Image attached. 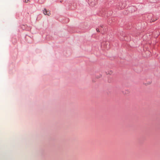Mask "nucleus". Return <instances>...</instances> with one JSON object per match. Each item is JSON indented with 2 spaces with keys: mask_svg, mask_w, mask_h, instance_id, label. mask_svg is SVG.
Wrapping results in <instances>:
<instances>
[{
  "mask_svg": "<svg viewBox=\"0 0 160 160\" xmlns=\"http://www.w3.org/2000/svg\"><path fill=\"white\" fill-rule=\"evenodd\" d=\"M97 0H89L88 3L90 5L92 6H94L97 3Z\"/></svg>",
  "mask_w": 160,
  "mask_h": 160,
  "instance_id": "f257e3e1",
  "label": "nucleus"
},
{
  "mask_svg": "<svg viewBox=\"0 0 160 160\" xmlns=\"http://www.w3.org/2000/svg\"><path fill=\"white\" fill-rule=\"evenodd\" d=\"M43 13L45 15H48L49 16L50 15V11L49 10H47L46 9H44V10L43 11Z\"/></svg>",
  "mask_w": 160,
  "mask_h": 160,
  "instance_id": "f03ea898",
  "label": "nucleus"
},
{
  "mask_svg": "<svg viewBox=\"0 0 160 160\" xmlns=\"http://www.w3.org/2000/svg\"><path fill=\"white\" fill-rule=\"evenodd\" d=\"M151 81H149L147 83H144V84H145V85H150L151 84Z\"/></svg>",
  "mask_w": 160,
  "mask_h": 160,
  "instance_id": "7ed1b4c3",
  "label": "nucleus"
},
{
  "mask_svg": "<svg viewBox=\"0 0 160 160\" xmlns=\"http://www.w3.org/2000/svg\"><path fill=\"white\" fill-rule=\"evenodd\" d=\"M24 2L26 3H28L29 2V0H24Z\"/></svg>",
  "mask_w": 160,
  "mask_h": 160,
  "instance_id": "20e7f679",
  "label": "nucleus"
},
{
  "mask_svg": "<svg viewBox=\"0 0 160 160\" xmlns=\"http://www.w3.org/2000/svg\"><path fill=\"white\" fill-rule=\"evenodd\" d=\"M112 73V72L111 71H110L109 73V72H108V73L107 72V74H111Z\"/></svg>",
  "mask_w": 160,
  "mask_h": 160,
  "instance_id": "39448f33",
  "label": "nucleus"
},
{
  "mask_svg": "<svg viewBox=\"0 0 160 160\" xmlns=\"http://www.w3.org/2000/svg\"><path fill=\"white\" fill-rule=\"evenodd\" d=\"M158 19L157 18H156V19L155 20H150V22H154V21H156V20H157Z\"/></svg>",
  "mask_w": 160,
  "mask_h": 160,
  "instance_id": "423d86ee",
  "label": "nucleus"
},
{
  "mask_svg": "<svg viewBox=\"0 0 160 160\" xmlns=\"http://www.w3.org/2000/svg\"><path fill=\"white\" fill-rule=\"evenodd\" d=\"M96 30H97V32H99V29L98 28H97Z\"/></svg>",
  "mask_w": 160,
  "mask_h": 160,
  "instance_id": "0eeeda50",
  "label": "nucleus"
},
{
  "mask_svg": "<svg viewBox=\"0 0 160 160\" xmlns=\"http://www.w3.org/2000/svg\"><path fill=\"white\" fill-rule=\"evenodd\" d=\"M124 8L123 7H121V9H122V8Z\"/></svg>",
  "mask_w": 160,
  "mask_h": 160,
  "instance_id": "6e6552de",
  "label": "nucleus"
},
{
  "mask_svg": "<svg viewBox=\"0 0 160 160\" xmlns=\"http://www.w3.org/2000/svg\"><path fill=\"white\" fill-rule=\"evenodd\" d=\"M101 27H103V26H102H102H101Z\"/></svg>",
  "mask_w": 160,
  "mask_h": 160,
  "instance_id": "1a4fd4ad",
  "label": "nucleus"
}]
</instances>
